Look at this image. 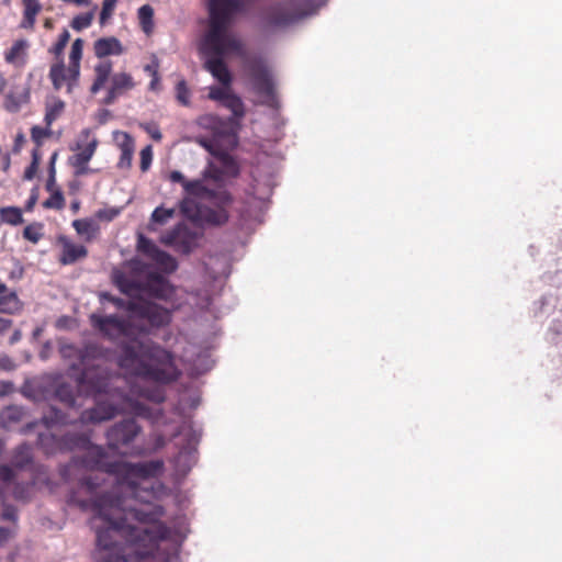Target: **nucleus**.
<instances>
[{
	"mask_svg": "<svg viewBox=\"0 0 562 562\" xmlns=\"http://www.w3.org/2000/svg\"><path fill=\"white\" fill-rule=\"evenodd\" d=\"M40 446L46 453L83 450L59 470L65 482H70L76 472L98 470L113 475L120 486L139 503V506L124 508L121 497L112 492H101L102 481L98 475L79 479L78 491H72L68 503L81 510L93 513L97 527L98 562L124 560L144 562L151 558L155 562H167L168 553L160 551L159 543L170 537V528L161 521L166 510L154 503L165 493L162 483H151L164 471L162 460L143 462L109 461L104 447L92 445L87 434L67 432L61 436L41 434Z\"/></svg>",
	"mask_w": 562,
	"mask_h": 562,
	"instance_id": "obj_1",
	"label": "nucleus"
},
{
	"mask_svg": "<svg viewBox=\"0 0 562 562\" xmlns=\"http://www.w3.org/2000/svg\"><path fill=\"white\" fill-rule=\"evenodd\" d=\"M90 323L110 339L120 336L131 338L119 345L117 364L126 374L161 384L172 383L180 378L181 371L175 362L172 352L154 341L134 338L150 335L161 328L160 326L117 315L97 314L90 316Z\"/></svg>",
	"mask_w": 562,
	"mask_h": 562,
	"instance_id": "obj_2",
	"label": "nucleus"
},
{
	"mask_svg": "<svg viewBox=\"0 0 562 562\" xmlns=\"http://www.w3.org/2000/svg\"><path fill=\"white\" fill-rule=\"evenodd\" d=\"M65 356H75L78 360L72 369L80 370L78 385L89 395L106 394L111 402L99 401L94 407L80 413L78 419L81 424H98L114 418L120 411L146 419L156 420L154 411L146 404L132 400L131 395L122 389L124 379L112 374L103 366L102 348L95 344H88L83 348L68 346L64 349Z\"/></svg>",
	"mask_w": 562,
	"mask_h": 562,
	"instance_id": "obj_3",
	"label": "nucleus"
},
{
	"mask_svg": "<svg viewBox=\"0 0 562 562\" xmlns=\"http://www.w3.org/2000/svg\"><path fill=\"white\" fill-rule=\"evenodd\" d=\"M244 10L241 0H207L209 22L204 35V49L212 57L204 64L205 69L225 87L232 85V74L223 60L228 54L243 56V42L229 32L238 13Z\"/></svg>",
	"mask_w": 562,
	"mask_h": 562,
	"instance_id": "obj_4",
	"label": "nucleus"
},
{
	"mask_svg": "<svg viewBox=\"0 0 562 562\" xmlns=\"http://www.w3.org/2000/svg\"><path fill=\"white\" fill-rule=\"evenodd\" d=\"M114 283L128 297L146 294L150 297L168 301L175 294L173 285L157 272L147 273L144 280H135L124 273H116Z\"/></svg>",
	"mask_w": 562,
	"mask_h": 562,
	"instance_id": "obj_5",
	"label": "nucleus"
},
{
	"mask_svg": "<svg viewBox=\"0 0 562 562\" xmlns=\"http://www.w3.org/2000/svg\"><path fill=\"white\" fill-rule=\"evenodd\" d=\"M103 297L114 304L119 310L127 312V317L151 326H167L171 322V312L154 302L145 300L143 296L130 297L124 300L111 294H103Z\"/></svg>",
	"mask_w": 562,
	"mask_h": 562,
	"instance_id": "obj_6",
	"label": "nucleus"
},
{
	"mask_svg": "<svg viewBox=\"0 0 562 562\" xmlns=\"http://www.w3.org/2000/svg\"><path fill=\"white\" fill-rule=\"evenodd\" d=\"M311 13V5L301 0H286L271 4L263 14L268 29L288 27Z\"/></svg>",
	"mask_w": 562,
	"mask_h": 562,
	"instance_id": "obj_7",
	"label": "nucleus"
},
{
	"mask_svg": "<svg viewBox=\"0 0 562 562\" xmlns=\"http://www.w3.org/2000/svg\"><path fill=\"white\" fill-rule=\"evenodd\" d=\"M246 72L249 77L252 90L263 99V103L272 106L277 94L274 81L267 64L260 58H254L246 63Z\"/></svg>",
	"mask_w": 562,
	"mask_h": 562,
	"instance_id": "obj_8",
	"label": "nucleus"
},
{
	"mask_svg": "<svg viewBox=\"0 0 562 562\" xmlns=\"http://www.w3.org/2000/svg\"><path fill=\"white\" fill-rule=\"evenodd\" d=\"M99 140L95 136L92 135L90 128H83L79 135V142H77L74 150L76 153L69 158L70 166L75 169V175L77 177H82L93 172L91 168H89V161L95 154L98 148Z\"/></svg>",
	"mask_w": 562,
	"mask_h": 562,
	"instance_id": "obj_9",
	"label": "nucleus"
},
{
	"mask_svg": "<svg viewBox=\"0 0 562 562\" xmlns=\"http://www.w3.org/2000/svg\"><path fill=\"white\" fill-rule=\"evenodd\" d=\"M140 432L142 426L134 418L122 419L106 430V446L113 451L130 448Z\"/></svg>",
	"mask_w": 562,
	"mask_h": 562,
	"instance_id": "obj_10",
	"label": "nucleus"
},
{
	"mask_svg": "<svg viewBox=\"0 0 562 562\" xmlns=\"http://www.w3.org/2000/svg\"><path fill=\"white\" fill-rule=\"evenodd\" d=\"M199 125L209 130L215 142L226 143L228 145L236 144L237 133L240 130V123L235 120L223 119L215 114H205L199 117Z\"/></svg>",
	"mask_w": 562,
	"mask_h": 562,
	"instance_id": "obj_11",
	"label": "nucleus"
},
{
	"mask_svg": "<svg viewBox=\"0 0 562 562\" xmlns=\"http://www.w3.org/2000/svg\"><path fill=\"white\" fill-rule=\"evenodd\" d=\"M200 234L186 224H178L161 237V243L177 252L189 255L196 246Z\"/></svg>",
	"mask_w": 562,
	"mask_h": 562,
	"instance_id": "obj_12",
	"label": "nucleus"
},
{
	"mask_svg": "<svg viewBox=\"0 0 562 562\" xmlns=\"http://www.w3.org/2000/svg\"><path fill=\"white\" fill-rule=\"evenodd\" d=\"M48 78L55 90L58 91L66 87L67 93H72L79 85L80 70L69 65L66 66L64 59L55 60L50 65Z\"/></svg>",
	"mask_w": 562,
	"mask_h": 562,
	"instance_id": "obj_13",
	"label": "nucleus"
},
{
	"mask_svg": "<svg viewBox=\"0 0 562 562\" xmlns=\"http://www.w3.org/2000/svg\"><path fill=\"white\" fill-rule=\"evenodd\" d=\"M134 88L135 81L130 74L116 72L110 78V87L105 98L103 99V103L106 105L113 104L119 97Z\"/></svg>",
	"mask_w": 562,
	"mask_h": 562,
	"instance_id": "obj_14",
	"label": "nucleus"
},
{
	"mask_svg": "<svg viewBox=\"0 0 562 562\" xmlns=\"http://www.w3.org/2000/svg\"><path fill=\"white\" fill-rule=\"evenodd\" d=\"M218 202L217 209H206L203 212V217L207 223L214 224V225H223L228 221V212L226 210V206H228L233 199L232 195L227 191H221L217 193V195L214 198Z\"/></svg>",
	"mask_w": 562,
	"mask_h": 562,
	"instance_id": "obj_15",
	"label": "nucleus"
},
{
	"mask_svg": "<svg viewBox=\"0 0 562 562\" xmlns=\"http://www.w3.org/2000/svg\"><path fill=\"white\" fill-rule=\"evenodd\" d=\"M61 254L59 262L64 266L72 265L88 256V249L83 245H77L67 237H59Z\"/></svg>",
	"mask_w": 562,
	"mask_h": 562,
	"instance_id": "obj_16",
	"label": "nucleus"
},
{
	"mask_svg": "<svg viewBox=\"0 0 562 562\" xmlns=\"http://www.w3.org/2000/svg\"><path fill=\"white\" fill-rule=\"evenodd\" d=\"M93 52L98 58L103 59L111 55L119 56L123 54L124 48L119 38L109 36L97 40L93 44Z\"/></svg>",
	"mask_w": 562,
	"mask_h": 562,
	"instance_id": "obj_17",
	"label": "nucleus"
},
{
	"mask_svg": "<svg viewBox=\"0 0 562 562\" xmlns=\"http://www.w3.org/2000/svg\"><path fill=\"white\" fill-rule=\"evenodd\" d=\"M29 42L24 38L16 40L12 46L4 53L7 64L22 67L26 63Z\"/></svg>",
	"mask_w": 562,
	"mask_h": 562,
	"instance_id": "obj_18",
	"label": "nucleus"
},
{
	"mask_svg": "<svg viewBox=\"0 0 562 562\" xmlns=\"http://www.w3.org/2000/svg\"><path fill=\"white\" fill-rule=\"evenodd\" d=\"M122 139L119 142V148L121 150V156L117 161L116 167L122 170H127L132 167L133 154L135 150V143L133 137L126 133H121Z\"/></svg>",
	"mask_w": 562,
	"mask_h": 562,
	"instance_id": "obj_19",
	"label": "nucleus"
},
{
	"mask_svg": "<svg viewBox=\"0 0 562 562\" xmlns=\"http://www.w3.org/2000/svg\"><path fill=\"white\" fill-rule=\"evenodd\" d=\"M112 67L113 65L110 60H102L94 66V80L90 88L91 93L94 94L104 88L112 76Z\"/></svg>",
	"mask_w": 562,
	"mask_h": 562,
	"instance_id": "obj_20",
	"label": "nucleus"
},
{
	"mask_svg": "<svg viewBox=\"0 0 562 562\" xmlns=\"http://www.w3.org/2000/svg\"><path fill=\"white\" fill-rule=\"evenodd\" d=\"M23 310V302L14 290H9L0 296V314L16 315Z\"/></svg>",
	"mask_w": 562,
	"mask_h": 562,
	"instance_id": "obj_21",
	"label": "nucleus"
},
{
	"mask_svg": "<svg viewBox=\"0 0 562 562\" xmlns=\"http://www.w3.org/2000/svg\"><path fill=\"white\" fill-rule=\"evenodd\" d=\"M24 415L25 412L21 406H7L0 413V424L3 428L9 429L13 425L22 422Z\"/></svg>",
	"mask_w": 562,
	"mask_h": 562,
	"instance_id": "obj_22",
	"label": "nucleus"
},
{
	"mask_svg": "<svg viewBox=\"0 0 562 562\" xmlns=\"http://www.w3.org/2000/svg\"><path fill=\"white\" fill-rule=\"evenodd\" d=\"M72 227L86 241H91L99 233V225L91 218L75 220Z\"/></svg>",
	"mask_w": 562,
	"mask_h": 562,
	"instance_id": "obj_23",
	"label": "nucleus"
},
{
	"mask_svg": "<svg viewBox=\"0 0 562 562\" xmlns=\"http://www.w3.org/2000/svg\"><path fill=\"white\" fill-rule=\"evenodd\" d=\"M183 190L188 195L195 198L213 199L217 195L214 193V191L205 187L202 179L187 180Z\"/></svg>",
	"mask_w": 562,
	"mask_h": 562,
	"instance_id": "obj_24",
	"label": "nucleus"
},
{
	"mask_svg": "<svg viewBox=\"0 0 562 562\" xmlns=\"http://www.w3.org/2000/svg\"><path fill=\"white\" fill-rule=\"evenodd\" d=\"M222 105L232 112V116H229L228 119L235 120V122L240 123V121L245 116L246 111L245 104L238 95L231 93V95L225 100V102Z\"/></svg>",
	"mask_w": 562,
	"mask_h": 562,
	"instance_id": "obj_25",
	"label": "nucleus"
},
{
	"mask_svg": "<svg viewBox=\"0 0 562 562\" xmlns=\"http://www.w3.org/2000/svg\"><path fill=\"white\" fill-rule=\"evenodd\" d=\"M34 481L30 482H14L12 488V496L15 501L27 503L32 499L34 493Z\"/></svg>",
	"mask_w": 562,
	"mask_h": 562,
	"instance_id": "obj_26",
	"label": "nucleus"
},
{
	"mask_svg": "<svg viewBox=\"0 0 562 562\" xmlns=\"http://www.w3.org/2000/svg\"><path fill=\"white\" fill-rule=\"evenodd\" d=\"M43 423L47 427H52L54 425H67L72 424L75 422V418H70L68 415L63 413L60 409L56 408L55 406H50L48 412L44 414L42 418Z\"/></svg>",
	"mask_w": 562,
	"mask_h": 562,
	"instance_id": "obj_27",
	"label": "nucleus"
},
{
	"mask_svg": "<svg viewBox=\"0 0 562 562\" xmlns=\"http://www.w3.org/2000/svg\"><path fill=\"white\" fill-rule=\"evenodd\" d=\"M150 259L154 260L157 267L166 273H172L178 268L177 260L171 255L161 249H159Z\"/></svg>",
	"mask_w": 562,
	"mask_h": 562,
	"instance_id": "obj_28",
	"label": "nucleus"
},
{
	"mask_svg": "<svg viewBox=\"0 0 562 562\" xmlns=\"http://www.w3.org/2000/svg\"><path fill=\"white\" fill-rule=\"evenodd\" d=\"M137 16L142 30L150 34L154 29V9L149 4H144L138 9Z\"/></svg>",
	"mask_w": 562,
	"mask_h": 562,
	"instance_id": "obj_29",
	"label": "nucleus"
},
{
	"mask_svg": "<svg viewBox=\"0 0 562 562\" xmlns=\"http://www.w3.org/2000/svg\"><path fill=\"white\" fill-rule=\"evenodd\" d=\"M0 220L13 226L23 223L22 211L18 206H4L0 209Z\"/></svg>",
	"mask_w": 562,
	"mask_h": 562,
	"instance_id": "obj_30",
	"label": "nucleus"
},
{
	"mask_svg": "<svg viewBox=\"0 0 562 562\" xmlns=\"http://www.w3.org/2000/svg\"><path fill=\"white\" fill-rule=\"evenodd\" d=\"M70 40V33L67 29H64L59 34L56 43H54L49 48L48 53L54 56L55 60L64 59V50Z\"/></svg>",
	"mask_w": 562,
	"mask_h": 562,
	"instance_id": "obj_31",
	"label": "nucleus"
},
{
	"mask_svg": "<svg viewBox=\"0 0 562 562\" xmlns=\"http://www.w3.org/2000/svg\"><path fill=\"white\" fill-rule=\"evenodd\" d=\"M56 398L68 408H75L77 397L74 390L68 384H60L55 391Z\"/></svg>",
	"mask_w": 562,
	"mask_h": 562,
	"instance_id": "obj_32",
	"label": "nucleus"
},
{
	"mask_svg": "<svg viewBox=\"0 0 562 562\" xmlns=\"http://www.w3.org/2000/svg\"><path fill=\"white\" fill-rule=\"evenodd\" d=\"M13 465L18 469H23L32 462L31 449L27 445H20L15 448L13 458Z\"/></svg>",
	"mask_w": 562,
	"mask_h": 562,
	"instance_id": "obj_33",
	"label": "nucleus"
},
{
	"mask_svg": "<svg viewBox=\"0 0 562 562\" xmlns=\"http://www.w3.org/2000/svg\"><path fill=\"white\" fill-rule=\"evenodd\" d=\"M85 41L82 38H76L71 44L69 53V66L80 70V63L83 55Z\"/></svg>",
	"mask_w": 562,
	"mask_h": 562,
	"instance_id": "obj_34",
	"label": "nucleus"
},
{
	"mask_svg": "<svg viewBox=\"0 0 562 562\" xmlns=\"http://www.w3.org/2000/svg\"><path fill=\"white\" fill-rule=\"evenodd\" d=\"M64 109H65V103H64V101H61L59 99H57L53 103L48 104L46 106V113H45V117H44L46 126L50 127L53 122L55 120H57V117L63 113Z\"/></svg>",
	"mask_w": 562,
	"mask_h": 562,
	"instance_id": "obj_35",
	"label": "nucleus"
},
{
	"mask_svg": "<svg viewBox=\"0 0 562 562\" xmlns=\"http://www.w3.org/2000/svg\"><path fill=\"white\" fill-rule=\"evenodd\" d=\"M93 18H94L93 11L78 14L71 20L70 26L75 31H78V32L82 31L91 25Z\"/></svg>",
	"mask_w": 562,
	"mask_h": 562,
	"instance_id": "obj_36",
	"label": "nucleus"
},
{
	"mask_svg": "<svg viewBox=\"0 0 562 562\" xmlns=\"http://www.w3.org/2000/svg\"><path fill=\"white\" fill-rule=\"evenodd\" d=\"M43 224L33 223L24 227L23 237L33 244L38 243L43 237Z\"/></svg>",
	"mask_w": 562,
	"mask_h": 562,
	"instance_id": "obj_37",
	"label": "nucleus"
},
{
	"mask_svg": "<svg viewBox=\"0 0 562 562\" xmlns=\"http://www.w3.org/2000/svg\"><path fill=\"white\" fill-rule=\"evenodd\" d=\"M43 206L45 209L61 210L65 206V199L60 190L52 192L50 196L44 201Z\"/></svg>",
	"mask_w": 562,
	"mask_h": 562,
	"instance_id": "obj_38",
	"label": "nucleus"
},
{
	"mask_svg": "<svg viewBox=\"0 0 562 562\" xmlns=\"http://www.w3.org/2000/svg\"><path fill=\"white\" fill-rule=\"evenodd\" d=\"M190 89L188 88V85L186 82V80H180L177 85H176V99L177 101L184 105V106H188L190 105Z\"/></svg>",
	"mask_w": 562,
	"mask_h": 562,
	"instance_id": "obj_39",
	"label": "nucleus"
},
{
	"mask_svg": "<svg viewBox=\"0 0 562 562\" xmlns=\"http://www.w3.org/2000/svg\"><path fill=\"white\" fill-rule=\"evenodd\" d=\"M137 247L140 252H143L149 258L154 257L156 252L159 250V248L150 239L146 238L143 235H139L138 237Z\"/></svg>",
	"mask_w": 562,
	"mask_h": 562,
	"instance_id": "obj_40",
	"label": "nucleus"
},
{
	"mask_svg": "<svg viewBox=\"0 0 562 562\" xmlns=\"http://www.w3.org/2000/svg\"><path fill=\"white\" fill-rule=\"evenodd\" d=\"M231 93H232L231 87L213 86L210 88V92H209L207 97L210 100L218 101L223 104L225 102V100L231 95Z\"/></svg>",
	"mask_w": 562,
	"mask_h": 562,
	"instance_id": "obj_41",
	"label": "nucleus"
},
{
	"mask_svg": "<svg viewBox=\"0 0 562 562\" xmlns=\"http://www.w3.org/2000/svg\"><path fill=\"white\" fill-rule=\"evenodd\" d=\"M119 0H103L100 12V24L104 25L113 15L114 9Z\"/></svg>",
	"mask_w": 562,
	"mask_h": 562,
	"instance_id": "obj_42",
	"label": "nucleus"
},
{
	"mask_svg": "<svg viewBox=\"0 0 562 562\" xmlns=\"http://www.w3.org/2000/svg\"><path fill=\"white\" fill-rule=\"evenodd\" d=\"M50 127L46 126V128H43L41 126H33L31 128V137L32 140L36 144V148L40 150V147L42 146L43 139L45 137L50 136Z\"/></svg>",
	"mask_w": 562,
	"mask_h": 562,
	"instance_id": "obj_43",
	"label": "nucleus"
},
{
	"mask_svg": "<svg viewBox=\"0 0 562 562\" xmlns=\"http://www.w3.org/2000/svg\"><path fill=\"white\" fill-rule=\"evenodd\" d=\"M40 161H41L40 150L38 149H33V151H32V162L26 168V170L24 172V179H26V180L33 179V177L35 176V173L37 171Z\"/></svg>",
	"mask_w": 562,
	"mask_h": 562,
	"instance_id": "obj_44",
	"label": "nucleus"
},
{
	"mask_svg": "<svg viewBox=\"0 0 562 562\" xmlns=\"http://www.w3.org/2000/svg\"><path fill=\"white\" fill-rule=\"evenodd\" d=\"M153 161V148L150 145H147L140 150V170L143 172L147 171Z\"/></svg>",
	"mask_w": 562,
	"mask_h": 562,
	"instance_id": "obj_45",
	"label": "nucleus"
},
{
	"mask_svg": "<svg viewBox=\"0 0 562 562\" xmlns=\"http://www.w3.org/2000/svg\"><path fill=\"white\" fill-rule=\"evenodd\" d=\"M173 210L156 207L151 214V220L156 223L164 224L168 218L172 217Z\"/></svg>",
	"mask_w": 562,
	"mask_h": 562,
	"instance_id": "obj_46",
	"label": "nucleus"
},
{
	"mask_svg": "<svg viewBox=\"0 0 562 562\" xmlns=\"http://www.w3.org/2000/svg\"><path fill=\"white\" fill-rule=\"evenodd\" d=\"M181 212L188 216V217H195L200 212L198 211V207L195 203L190 199H183L180 204Z\"/></svg>",
	"mask_w": 562,
	"mask_h": 562,
	"instance_id": "obj_47",
	"label": "nucleus"
},
{
	"mask_svg": "<svg viewBox=\"0 0 562 562\" xmlns=\"http://www.w3.org/2000/svg\"><path fill=\"white\" fill-rule=\"evenodd\" d=\"M137 394L142 397H145L151 402L155 403H162L165 401V394L160 390L156 391H147V390H139Z\"/></svg>",
	"mask_w": 562,
	"mask_h": 562,
	"instance_id": "obj_48",
	"label": "nucleus"
},
{
	"mask_svg": "<svg viewBox=\"0 0 562 562\" xmlns=\"http://www.w3.org/2000/svg\"><path fill=\"white\" fill-rule=\"evenodd\" d=\"M1 518L3 520L12 521L13 524H16L18 521V509L15 506L11 504L3 503V509L1 513Z\"/></svg>",
	"mask_w": 562,
	"mask_h": 562,
	"instance_id": "obj_49",
	"label": "nucleus"
},
{
	"mask_svg": "<svg viewBox=\"0 0 562 562\" xmlns=\"http://www.w3.org/2000/svg\"><path fill=\"white\" fill-rule=\"evenodd\" d=\"M15 472L12 468L5 464L0 465V481L4 484H10L15 479Z\"/></svg>",
	"mask_w": 562,
	"mask_h": 562,
	"instance_id": "obj_50",
	"label": "nucleus"
},
{
	"mask_svg": "<svg viewBox=\"0 0 562 562\" xmlns=\"http://www.w3.org/2000/svg\"><path fill=\"white\" fill-rule=\"evenodd\" d=\"M57 158V153H54L53 156L50 157V171H49V177L46 181V190L49 191V192H53L55 191L54 190V186H55V168H54V164H55V160Z\"/></svg>",
	"mask_w": 562,
	"mask_h": 562,
	"instance_id": "obj_51",
	"label": "nucleus"
},
{
	"mask_svg": "<svg viewBox=\"0 0 562 562\" xmlns=\"http://www.w3.org/2000/svg\"><path fill=\"white\" fill-rule=\"evenodd\" d=\"M16 533V528L0 527V546L7 543Z\"/></svg>",
	"mask_w": 562,
	"mask_h": 562,
	"instance_id": "obj_52",
	"label": "nucleus"
},
{
	"mask_svg": "<svg viewBox=\"0 0 562 562\" xmlns=\"http://www.w3.org/2000/svg\"><path fill=\"white\" fill-rule=\"evenodd\" d=\"M41 4L38 1H32L24 4V15H34L36 16L41 11Z\"/></svg>",
	"mask_w": 562,
	"mask_h": 562,
	"instance_id": "obj_53",
	"label": "nucleus"
},
{
	"mask_svg": "<svg viewBox=\"0 0 562 562\" xmlns=\"http://www.w3.org/2000/svg\"><path fill=\"white\" fill-rule=\"evenodd\" d=\"M119 215V211L115 209H105L100 210L97 213L98 218L105 220V221H112Z\"/></svg>",
	"mask_w": 562,
	"mask_h": 562,
	"instance_id": "obj_54",
	"label": "nucleus"
},
{
	"mask_svg": "<svg viewBox=\"0 0 562 562\" xmlns=\"http://www.w3.org/2000/svg\"><path fill=\"white\" fill-rule=\"evenodd\" d=\"M144 130L150 135V137L156 140V142H159L161 140L162 138V134L159 130V127L156 125V124H147Z\"/></svg>",
	"mask_w": 562,
	"mask_h": 562,
	"instance_id": "obj_55",
	"label": "nucleus"
},
{
	"mask_svg": "<svg viewBox=\"0 0 562 562\" xmlns=\"http://www.w3.org/2000/svg\"><path fill=\"white\" fill-rule=\"evenodd\" d=\"M167 439L166 437L160 434V432H156L153 435V450L157 451L159 449H162L166 445H167Z\"/></svg>",
	"mask_w": 562,
	"mask_h": 562,
	"instance_id": "obj_56",
	"label": "nucleus"
},
{
	"mask_svg": "<svg viewBox=\"0 0 562 562\" xmlns=\"http://www.w3.org/2000/svg\"><path fill=\"white\" fill-rule=\"evenodd\" d=\"M144 71L149 76L154 77L159 74V60L157 57H154L151 63L144 67Z\"/></svg>",
	"mask_w": 562,
	"mask_h": 562,
	"instance_id": "obj_57",
	"label": "nucleus"
},
{
	"mask_svg": "<svg viewBox=\"0 0 562 562\" xmlns=\"http://www.w3.org/2000/svg\"><path fill=\"white\" fill-rule=\"evenodd\" d=\"M169 180L171 182L180 183L182 188H184V183L187 182L186 177L178 170H173L169 173Z\"/></svg>",
	"mask_w": 562,
	"mask_h": 562,
	"instance_id": "obj_58",
	"label": "nucleus"
},
{
	"mask_svg": "<svg viewBox=\"0 0 562 562\" xmlns=\"http://www.w3.org/2000/svg\"><path fill=\"white\" fill-rule=\"evenodd\" d=\"M13 325V321L5 317H0V335L7 333Z\"/></svg>",
	"mask_w": 562,
	"mask_h": 562,
	"instance_id": "obj_59",
	"label": "nucleus"
},
{
	"mask_svg": "<svg viewBox=\"0 0 562 562\" xmlns=\"http://www.w3.org/2000/svg\"><path fill=\"white\" fill-rule=\"evenodd\" d=\"M13 389V384L11 382L2 381L0 382V396H4L9 394Z\"/></svg>",
	"mask_w": 562,
	"mask_h": 562,
	"instance_id": "obj_60",
	"label": "nucleus"
},
{
	"mask_svg": "<svg viewBox=\"0 0 562 562\" xmlns=\"http://www.w3.org/2000/svg\"><path fill=\"white\" fill-rule=\"evenodd\" d=\"M160 76L159 74L158 75H155L154 77H151V80H150V83H149V90L151 91H159L160 90Z\"/></svg>",
	"mask_w": 562,
	"mask_h": 562,
	"instance_id": "obj_61",
	"label": "nucleus"
},
{
	"mask_svg": "<svg viewBox=\"0 0 562 562\" xmlns=\"http://www.w3.org/2000/svg\"><path fill=\"white\" fill-rule=\"evenodd\" d=\"M23 274H24V269L22 266L19 265L18 269L10 272L9 278L11 280H20V279H22Z\"/></svg>",
	"mask_w": 562,
	"mask_h": 562,
	"instance_id": "obj_62",
	"label": "nucleus"
},
{
	"mask_svg": "<svg viewBox=\"0 0 562 562\" xmlns=\"http://www.w3.org/2000/svg\"><path fill=\"white\" fill-rule=\"evenodd\" d=\"M22 338V333L20 329H15L13 331V334L11 335L10 339H9V344L10 345H14L16 342H19Z\"/></svg>",
	"mask_w": 562,
	"mask_h": 562,
	"instance_id": "obj_63",
	"label": "nucleus"
},
{
	"mask_svg": "<svg viewBox=\"0 0 562 562\" xmlns=\"http://www.w3.org/2000/svg\"><path fill=\"white\" fill-rule=\"evenodd\" d=\"M13 366L9 358L0 359V369L11 370Z\"/></svg>",
	"mask_w": 562,
	"mask_h": 562,
	"instance_id": "obj_64",
	"label": "nucleus"
}]
</instances>
